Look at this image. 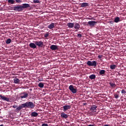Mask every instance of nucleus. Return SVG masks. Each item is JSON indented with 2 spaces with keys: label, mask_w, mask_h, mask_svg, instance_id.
Returning <instances> with one entry per match:
<instances>
[{
  "label": "nucleus",
  "mask_w": 126,
  "mask_h": 126,
  "mask_svg": "<svg viewBox=\"0 0 126 126\" xmlns=\"http://www.w3.org/2000/svg\"><path fill=\"white\" fill-rule=\"evenodd\" d=\"M114 96L115 98L117 99L119 98V94H115Z\"/></svg>",
  "instance_id": "obj_31"
},
{
  "label": "nucleus",
  "mask_w": 126,
  "mask_h": 126,
  "mask_svg": "<svg viewBox=\"0 0 126 126\" xmlns=\"http://www.w3.org/2000/svg\"><path fill=\"white\" fill-rule=\"evenodd\" d=\"M97 24V22L94 21H91L88 22V25H90V27H94Z\"/></svg>",
  "instance_id": "obj_8"
},
{
  "label": "nucleus",
  "mask_w": 126,
  "mask_h": 126,
  "mask_svg": "<svg viewBox=\"0 0 126 126\" xmlns=\"http://www.w3.org/2000/svg\"><path fill=\"white\" fill-rule=\"evenodd\" d=\"M97 58H98V59H101L102 58V56L99 55L98 56H97Z\"/></svg>",
  "instance_id": "obj_35"
},
{
  "label": "nucleus",
  "mask_w": 126,
  "mask_h": 126,
  "mask_svg": "<svg viewBox=\"0 0 126 126\" xmlns=\"http://www.w3.org/2000/svg\"><path fill=\"white\" fill-rule=\"evenodd\" d=\"M31 7V5L28 3H23L22 5H18V6H13L10 8L9 9L14 10L16 12H21L24 9H27Z\"/></svg>",
  "instance_id": "obj_1"
},
{
  "label": "nucleus",
  "mask_w": 126,
  "mask_h": 126,
  "mask_svg": "<svg viewBox=\"0 0 126 126\" xmlns=\"http://www.w3.org/2000/svg\"><path fill=\"white\" fill-rule=\"evenodd\" d=\"M119 22H120V18L119 17L115 18L114 19V22L117 23Z\"/></svg>",
  "instance_id": "obj_25"
},
{
  "label": "nucleus",
  "mask_w": 126,
  "mask_h": 126,
  "mask_svg": "<svg viewBox=\"0 0 126 126\" xmlns=\"http://www.w3.org/2000/svg\"><path fill=\"white\" fill-rule=\"evenodd\" d=\"M110 68L112 70H113L114 69H116V68H117V66L116 65H115V64L110 65Z\"/></svg>",
  "instance_id": "obj_24"
},
{
  "label": "nucleus",
  "mask_w": 126,
  "mask_h": 126,
  "mask_svg": "<svg viewBox=\"0 0 126 126\" xmlns=\"http://www.w3.org/2000/svg\"><path fill=\"white\" fill-rule=\"evenodd\" d=\"M33 3H39L40 0H33Z\"/></svg>",
  "instance_id": "obj_28"
},
{
  "label": "nucleus",
  "mask_w": 126,
  "mask_h": 126,
  "mask_svg": "<svg viewBox=\"0 0 126 126\" xmlns=\"http://www.w3.org/2000/svg\"><path fill=\"white\" fill-rule=\"evenodd\" d=\"M14 83L16 84H18L20 83V80H19L18 78H15L13 79Z\"/></svg>",
  "instance_id": "obj_17"
},
{
  "label": "nucleus",
  "mask_w": 126,
  "mask_h": 126,
  "mask_svg": "<svg viewBox=\"0 0 126 126\" xmlns=\"http://www.w3.org/2000/svg\"><path fill=\"white\" fill-rule=\"evenodd\" d=\"M36 45H35L34 43H30V44L29 45V46H30V48L34 49L36 48Z\"/></svg>",
  "instance_id": "obj_14"
},
{
  "label": "nucleus",
  "mask_w": 126,
  "mask_h": 126,
  "mask_svg": "<svg viewBox=\"0 0 126 126\" xmlns=\"http://www.w3.org/2000/svg\"><path fill=\"white\" fill-rule=\"evenodd\" d=\"M110 126V125H104V126Z\"/></svg>",
  "instance_id": "obj_39"
},
{
  "label": "nucleus",
  "mask_w": 126,
  "mask_h": 126,
  "mask_svg": "<svg viewBox=\"0 0 126 126\" xmlns=\"http://www.w3.org/2000/svg\"><path fill=\"white\" fill-rule=\"evenodd\" d=\"M69 90H70L71 93H72L73 94H76L77 90V89H74V86L73 85H70L69 86Z\"/></svg>",
  "instance_id": "obj_6"
},
{
  "label": "nucleus",
  "mask_w": 126,
  "mask_h": 126,
  "mask_svg": "<svg viewBox=\"0 0 126 126\" xmlns=\"http://www.w3.org/2000/svg\"><path fill=\"white\" fill-rule=\"evenodd\" d=\"M11 41H12V40H11L10 38H8L6 40V41H5V43H6V44H10Z\"/></svg>",
  "instance_id": "obj_26"
},
{
  "label": "nucleus",
  "mask_w": 126,
  "mask_h": 126,
  "mask_svg": "<svg viewBox=\"0 0 126 126\" xmlns=\"http://www.w3.org/2000/svg\"><path fill=\"white\" fill-rule=\"evenodd\" d=\"M88 126H94V125H88Z\"/></svg>",
  "instance_id": "obj_37"
},
{
  "label": "nucleus",
  "mask_w": 126,
  "mask_h": 126,
  "mask_svg": "<svg viewBox=\"0 0 126 126\" xmlns=\"http://www.w3.org/2000/svg\"><path fill=\"white\" fill-rule=\"evenodd\" d=\"M49 36V33L44 34V38H48Z\"/></svg>",
  "instance_id": "obj_30"
},
{
  "label": "nucleus",
  "mask_w": 126,
  "mask_h": 126,
  "mask_svg": "<svg viewBox=\"0 0 126 126\" xmlns=\"http://www.w3.org/2000/svg\"><path fill=\"white\" fill-rule=\"evenodd\" d=\"M38 86L40 88H43V87H44V84H43V83L40 82L39 83H38Z\"/></svg>",
  "instance_id": "obj_23"
},
{
  "label": "nucleus",
  "mask_w": 126,
  "mask_h": 126,
  "mask_svg": "<svg viewBox=\"0 0 126 126\" xmlns=\"http://www.w3.org/2000/svg\"><path fill=\"white\" fill-rule=\"evenodd\" d=\"M71 109L70 105H64L63 106V111L66 112L67 110H69Z\"/></svg>",
  "instance_id": "obj_10"
},
{
  "label": "nucleus",
  "mask_w": 126,
  "mask_h": 126,
  "mask_svg": "<svg viewBox=\"0 0 126 126\" xmlns=\"http://www.w3.org/2000/svg\"><path fill=\"white\" fill-rule=\"evenodd\" d=\"M87 64L89 66H94L96 67L97 66V63L96 61H87Z\"/></svg>",
  "instance_id": "obj_3"
},
{
  "label": "nucleus",
  "mask_w": 126,
  "mask_h": 126,
  "mask_svg": "<svg viewBox=\"0 0 126 126\" xmlns=\"http://www.w3.org/2000/svg\"><path fill=\"white\" fill-rule=\"evenodd\" d=\"M55 24H54V23H52L51 24H50L49 26H47V28L51 30L52 29H54V28L55 27Z\"/></svg>",
  "instance_id": "obj_16"
},
{
  "label": "nucleus",
  "mask_w": 126,
  "mask_h": 126,
  "mask_svg": "<svg viewBox=\"0 0 126 126\" xmlns=\"http://www.w3.org/2000/svg\"><path fill=\"white\" fill-rule=\"evenodd\" d=\"M87 6H89V4L87 2H83L80 4V7L84 8Z\"/></svg>",
  "instance_id": "obj_15"
},
{
  "label": "nucleus",
  "mask_w": 126,
  "mask_h": 126,
  "mask_svg": "<svg viewBox=\"0 0 126 126\" xmlns=\"http://www.w3.org/2000/svg\"><path fill=\"white\" fill-rule=\"evenodd\" d=\"M105 73V70H100V71L99 72V74H100V75H102Z\"/></svg>",
  "instance_id": "obj_27"
},
{
  "label": "nucleus",
  "mask_w": 126,
  "mask_h": 126,
  "mask_svg": "<svg viewBox=\"0 0 126 126\" xmlns=\"http://www.w3.org/2000/svg\"><path fill=\"white\" fill-rule=\"evenodd\" d=\"M7 1H8L9 4H14L15 3V0H7Z\"/></svg>",
  "instance_id": "obj_21"
},
{
  "label": "nucleus",
  "mask_w": 126,
  "mask_h": 126,
  "mask_svg": "<svg viewBox=\"0 0 126 126\" xmlns=\"http://www.w3.org/2000/svg\"><path fill=\"white\" fill-rule=\"evenodd\" d=\"M117 93H118V94H120V92L118 91V92H117Z\"/></svg>",
  "instance_id": "obj_40"
},
{
  "label": "nucleus",
  "mask_w": 126,
  "mask_h": 126,
  "mask_svg": "<svg viewBox=\"0 0 126 126\" xmlns=\"http://www.w3.org/2000/svg\"><path fill=\"white\" fill-rule=\"evenodd\" d=\"M87 105L86 103H83V105Z\"/></svg>",
  "instance_id": "obj_38"
},
{
  "label": "nucleus",
  "mask_w": 126,
  "mask_h": 126,
  "mask_svg": "<svg viewBox=\"0 0 126 126\" xmlns=\"http://www.w3.org/2000/svg\"><path fill=\"white\" fill-rule=\"evenodd\" d=\"M30 90L32 91V89H30Z\"/></svg>",
  "instance_id": "obj_43"
},
{
  "label": "nucleus",
  "mask_w": 126,
  "mask_h": 126,
  "mask_svg": "<svg viewBox=\"0 0 126 126\" xmlns=\"http://www.w3.org/2000/svg\"><path fill=\"white\" fill-rule=\"evenodd\" d=\"M0 126H3V124L0 125Z\"/></svg>",
  "instance_id": "obj_41"
},
{
  "label": "nucleus",
  "mask_w": 126,
  "mask_h": 126,
  "mask_svg": "<svg viewBox=\"0 0 126 126\" xmlns=\"http://www.w3.org/2000/svg\"><path fill=\"white\" fill-rule=\"evenodd\" d=\"M121 92L122 94H125L126 93V91L125 90H122V91Z\"/></svg>",
  "instance_id": "obj_32"
},
{
  "label": "nucleus",
  "mask_w": 126,
  "mask_h": 126,
  "mask_svg": "<svg viewBox=\"0 0 126 126\" xmlns=\"http://www.w3.org/2000/svg\"><path fill=\"white\" fill-rule=\"evenodd\" d=\"M21 96H20V98L21 99L27 98L28 97V94L26 92H23L21 93Z\"/></svg>",
  "instance_id": "obj_4"
},
{
  "label": "nucleus",
  "mask_w": 126,
  "mask_h": 126,
  "mask_svg": "<svg viewBox=\"0 0 126 126\" xmlns=\"http://www.w3.org/2000/svg\"><path fill=\"white\" fill-rule=\"evenodd\" d=\"M12 108H17V105H14L13 106H12Z\"/></svg>",
  "instance_id": "obj_36"
},
{
  "label": "nucleus",
  "mask_w": 126,
  "mask_h": 126,
  "mask_svg": "<svg viewBox=\"0 0 126 126\" xmlns=\"http://www.w3.org/2000/svg\"><path fill=\"white\" fill-rule=\"evenodd\" d=\"M67 26H68V28H73L74 26V24L72 23H68L67 24Z\"/></svg>",
  "instance_id": "obj_19"
},
{
  "label": "nucleus",
  "mask_w": 126,
  "mask_h": 126,
  "mask_svg": "<svg viewBox=\"0 0 126 126\" xmlns=\"http://www.w3.org/2000/svg\"><path fill=\"white\" fill-rule=\"evenodd\" d=\"M50 49L53 51L58 50V46L57 45H52L50 47Z\"/></svg>",
  "instance_id": "obj_11"
},
{
  "label": "nucleus",
  "mask_w": 126,
  "mask_h": 126,
  "mask_svg": "<svg viewBox=\"0 0 126 126\" xmlns=\"http://www.w3.org/2000/svg\"><path fill=\"white\" fill-rule=\"evenodd\" d=\"M67 124H69V122H66Z\"/></svg>",
  "instance_id": "obj_42"
},
{
  "label": "nucleus",
  "mask_w": 126,
  "mask_h": 126,
  "mask_svg": "<svg viewBox=\"0 0 126 126\" xmlns=\"http://www.w3.org/2000/svg\"><path fill=\"white\" fill-rule=\"evenodd\" d=\"M89 78L91 79V80H93V79H95L96 78L95 75L94 74H92L91 75H90Z\"/></svg>",
  "instance_id": "obj_22"
},
{
  "label": "nucleus",
  "mask_w": 126,
  "mask_h": 126,
  "mask_svg": "<svg viewBox=\"0 0 126 126\" xmlns=\"http://www.w3.org/2000/svg\"><path fill=\"white\" fill-rule=\"evenodd\" d=\"M77 37H79V38H81V37H82V35L81 34H77Z\"/></svg>",
  "instance_id": "obj_33"
},
{
  "label": "nucleus",
  "mask_w": 126,
  "mask_h": 126,
  "mask_svg": "<svg viewBox=\"0 0 126 126\" xmlns=\"http://www.w3.org/2000/svg\"><path fill=\"white\" fill-rule=\"evenodd\" d=\"M97 106H96L95 105H93L90 107V111H91V112H93V113H94L96 112V111H97V110L96 109H97Z\"/></svg>",
  "instance_id": "obj_7"
},
{
  "label": "nucleus",
  "mask_w": 126,
  "mask_h": 126,
  "mask_svg": "<svg viewBox=\"0 0 126 126\" xmlns=\"http://www.w3.org/2000/svg\"><path fill=\"white\" fill-rule=\"evenodd\" d=\"M41 126H48V125L47 124H43Z\"/></svg>",
  "instance_id": "obj_34"
},
{
  "label": "nucleus",
  "mask_w": 126,
  "mask_h": 126,
  "mask_svg": "<svg viewBox=\"0 0 126 126\" xmlns=\"http://www.w3.org/2000/svg\"><path fill=\"white\" fill-rule=\"evenodd\" d=\"M38 113L36 112H32V113H31V117H36L37 116H38Z\"/></svg>",
  "instance_id": "obj_18"
},
{
  "label": "nucleus",
  "mask_w": 126,
  "mask_h": 126,
  "mask_svg": "<svg viewBox=\"0 0 126 126\" xmlns=\"http://www.w3.org/2000/svg\"><path fill=\"white\" fill-rule=\"evenodd\" d=\"M0 97L2 100L6 101L7 102H9V98L6 97L2 95L1 94H0Z\"/></svg>",
  "instance_id": "obj_13"
},
{
  "label": "nucleus",
  "mask_w": 126,
  "mask_h": 126,
  "mask_svg": "<svg viewBox=\"0 0 126 126\" xmlns=\"http://www.w3.org/2000/svg\"><path fill=\"white\" fill-rule=\"evenodd\" d=\"M35 107V105H34L33 103L31 101L27 102L25 103L21 104V105L19 106H18L16 109H15V112H18L22 110L23 108H31L33 109V108Z\"/></svg>",
  "instance_id": "obj_2"
},
{
  "label": "nucleus",
  "mask_w": 126,
  "mask_h": 126,
  "mask_svg": "<svg viewBox=\"0 0 126 126\" xmlns=\"http://www.w3.org/2000/svg\"><path fill=\"white\" fill-rule=\"evenodd\" d=\"M15 2H16L17 3H21L22 2V0H15Z\"/></svg>",
  "instance_id": "obj_29"
},
{
  "label": "nucleus",
  "mask_w": 126,
  "mask_h": 126,
  "mask_svg": "<svg viewBox=\"0 0 126 126\" xmlns=\"http://www.w3.org/2000/svg\"><path fill=\"white\" fill-rule=\"evenodd\" d=\"M109 84H110V86L112 88H115V87L117 86V85L113 82H110Z\"/></svg>",
  "instance_id": "obj_20"
},
{
  "label": "nucleus",
  "mask_w": 126,
  "mask_h": 126,
  "mask_svg": "<svg viewBox=\"0 0 126 126\" xmlns=\"http://www.w3.org/2000/svg\"><path fill=\"white\" fill-rule=\"evenodd\" d=\"M74 29L79 30L81 28V26L78 23H74Z\"/></svg>",
  "instance_id": "obj_12"
},
{
  "label": "nucleus",
  "mask_w": 126,
  "mask_h": 126,
  "mask_svg": "<svg viewBox=\"0 0 126 126\" xmlns=\"http://www.w3.org/2000/svg\"><path fill=\"white\" fill-rule=\"evenodd\" d=\"M60 116H61V118L63 119H66L68 117V114H66L64 112H62L60 114Z\"/></svg>",
  "instance_id": "obj_9"
},
{
  "label": "nucleus",
  "mask_w": 126,
  "mask_h": 126,
  "mask_svg": "<svg viewBox=\"0 0 126 126\" xmlns=\"http://www.w3.org/2000/svg\"><path fill=\"white\" fill-rule=\"evenodd\" d=\"M34 42H35L34 44L36 45L38 47L42 48L44 45L43 42H42V41H35Z\"/></svg>",
  "instance_id": "obj_5"
}]
</instances>
